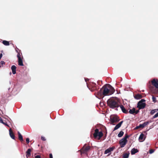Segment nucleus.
Masks as SVG:
<instances>
[{
    "label": "nucleus",
    "instance_id": "obj_27",
    "mask_svg": "<svg viewBox=\"0 0 158 158\" xmlns=\"http://www.w3.org/2000/svg\"><path fill=\"white\" fill-rule=\"evenodd\" d=\"M129 137V136L127 134L125 135V136L123 138L126 140H127V139Z\"/></svg>",
    "mask_w": 158,
    "mask_h": 158
},
{
    "label": "nucleus",
    "instance_id": "obj_43",
    "mask_svg": "<svg viewBox=\"0 0 158 158\" xmlns=\"http://www.w3.org/2000/svg\"><path fill=\"white\" fill-rule=\"evenodd\" d=\"M85 81H86V79H85Z\"/></svg>",
    "mask_w": 158,
    "mask_h": 158
},
{
    "label": "nucleus",
    "instance_id": "obj_4",
    "mask_svg": "<svg viewBox=\"0 0 158 158\" xmlns=\"http://www.w3.org/2000/svg\"><path fill=\"white\" fill-rule=\"evenodd\" d=\"M145 101V100L144 99H141L138 103L137 107L139 109H144L146 105V103L144 102Z\"/></svg>",
    "mask_w": 158,
    "mask_h": 158
},
{
    "label": "nucleus",
    "instance_id": "obj_16",
    "mask_svg": "<svg viewBox=\"0 0 158 158\" xmlns=\"http://www.w3.org/2000/svg\"><path fill=\"white\" fill-rule=\"evenodd\" d=\"M31 149H28L26 152V156L27 158L29 157L31 155Z\"/></svg>",
    "mask_w": 158,
    "mask_h": 158
},
{
    "label": "nucleus",
    "instance_id": "obj_40",
    "mask_svg": "<svg viewBox=\"0 0 158 158\" xmlns=\"http://www.w3.org/2000/svg\"><path fill=\"white\" fill-rule=\"evenodd\" d=\"M139 128H140V127H139V126H138L136 127H135V129H138Z\"/></svg>",
    "mask_w": 158,
    "mask_h": 158
},
{
    "label": "nucleus",
    "instance_id": "obj_29",
    "mask_svg": "<svg viewBox=\"0 0 158 158\" xmlns=\"http://www.w3.org/2000/svg\"><path fill=\"white\" fill-rule=\"evenodd\" d=\"M158 117V112L153 116V117H152V119L155 118H156L157 117Z\"/></svg>",
    "mask_w": 158,
    "mask_h": 158
},
{
    "label": "nucleus",
    "instance_id": "obj_32",
    "mask_svg": "<svg viewBox=\"0 0 158 158\" xmlns=\"http://www.w3.org/2000/svg\"><path fill=\"white\" fill-rule=\"evenodd\" d=\"M154 151L153 150L151 149H150V150H149V153H150V154H152V153H153V152Z\"/></svg>",
    "mask_w": 158,
    "mask_h": 158
},
{
    "label": "nucleus",
    "instance_id": "obj_3",
    "mask_svg": "<svg viewBox=\"0 0 158 158\" xmlns=\"http://www.w3.org/2000/svg\"><path fill=\"white\" fill-rule=\"evenodd\" d=\"M87 85L89 89L92 92L98 89V87L96 85L95 83L94 82H92L89 85Z\"/></svg>",
    "mask_w": 158,
    "mask_h": 158
},
{
    "label": "nucleus",
    "instance_id": "obj_2",
    "mask_svg": "<svg viewBox=\"0 0 158 158\" xmlns=\"http://www.w3.org/2000/svg\"><path fill=\"white\" fill-rule=\"evenodd\" d=\"M108 106L110 108L118 110L117 108L119 107L120 104L119 100L117 98H110L107 101Z\"/></svg>",
    "mask_w": 158,
    "mask_h": 158
},
{
    "label": "nucleus",
    "instance_id": "obj_33",
    "mask_svg": "<svg viewBox=\"0 0 158 158\" xmlns=\"http://www.w3.org/2000/svg\"><path fill=\"white\" fill-rule=\"evenodd\" d=\"M26 141L27 143H29V139L28 138H27L26 139Z\"/></svg>",
    "mask_w": 158,
    "mask_h": 158
},
{
    "label": "nucleus",
    "instance_id": "obj_31",
    "mask_svg": "<svg viewBox=\"0 0 158 158\" xmlns=\"http://www.w3.org/2000/svg\"><path fill=\"white\" fill-rule=\"evenodd\" d=\"M41 139L43 141H45L46 140L45 138L44 137L42 136L41 137Z\"/></svg>",
    "mask_w": 158,
    "mask_h": 158
},
{
    "label": "nucleus",
    "instance_id": "obj_41",
    "mask_svg": "<svg viewBox=\"0 0 158 158\" xmlns=\"http://www.w3.org/2000/svg\"><path fill=\"white\" fill-rule=\"evenodd\" d=\"M2 53H0V59H1V58L2 57Z\"/></svg>",
    "mask_w": 158,
    "mask_h": 158
},
{
    "label": "nucleus",
    "instance_id": "obj_8",
    "mask_svg": "<svg viewBox=\"0 0 158 158\" xmlns=\"http://www.w3.org/2000/svg\"><path fill=\"white\" fill-rule=\"evenodd\" d=\"M90 148V147L89 146H84L80 150L81 154L86 153L89 150Z\"/></svg>",
    "mask_w": 158,
    "mask_h": 158
},
{
    "label": "nucleus",
    "instance_id": "obj_20",
    "mask_svg": "<svg viewBox=\"0 0 158 158\" xmlns=\"http://www.w3.org/2000/svg\"><path fill=\"white\" fill-rule=\"evenodd\" d=\"M18 137L19 139L21 141H23V137L21 134L18 131Z\"/></svg>",
    "mask_w": 158,
    "mask_h": 158
},
{
    "label": "nucleus",
    "instance_id": "obj_24",
    "mask_svg": "<svg viewBox=\"0 0 158 158\" xmlns=\"http://www.w3.org/2000/svg\"><path fill=\"white\" fill-rule=\"evenodd\" d=\"M124 134V132L123 131H120L118 135V136L119 137H122Z\"/></svg>",
    "mask_w": 158,
    "mask_h": 158
},
{
    "label": "nucleus",
    "instance_id": "obj_12",
    "mask_svg": "<svg viewBox=\"0 0 158 158\" xmlns=\"http://www.w3.org/2000/svg\"><path fill=\"white\" fill-rule=\"evenodd\" d=\"M121 109L122 112L125 114H127L128 113V110L125 109L124 106L122 105H120L119 106Z\"/></svg>",
    "mask_w": 158,
    "mask_h": 158
},
{
    "label": "nucleus",
    "instance_id": "obj_37",
    "mask_svg": "<svg viewBox=\"0 0 158 158\" xmlns=\"http://www.w3.org/2000/svg\"><path fill=\"white\" fill-rule=\"evenodd\" d=\"M35 158H41V157L40 155H37L35 156Z\"/></svg>",
    "mask_w": 158,
    "mask_h": 158
},
{
    "label": "nucleus",
    "instance_id": "obj_7",
    "mask_svg": "<svg viewBox=\"0 0 158 158\" xmlns=\"http://www.w3.org/2000/svg\"><path fill=\"white\" fill-rule=\"evenodd\" d=\"M17 57L18 59V64L19 66H23V63L22 59L23 56H22V53L20 54V53L18 52L17 55Z\"/></svg>",
    "mask_w": 158,
    "mask_h": 158
},
{
    "label": "nucleus",
    "instance_id": "obj_19",
    "mask_svg": "<svg viewBox=\"0 0 158 158\" xmlns=\"http://www.w3.org/2000/svg\"><path fill=\"white\" fill-rule=\"evenodd\" d=\"M144 135V134L143 133H141L140 135L139 138V140L140 142H143L144 140V139H143Z\"/></svg>",
    "mask_w": 158,
    "mask_h": 158
},
{
    "label": "nucleus",
    "instance_id": "obj_14",
    "mask_svg": "<svg viewBox=\"0 0 158 158\" xmlns=\"http://www.w3.org/2000/svg\"><path fill=\"white\" fill-rule=\"evenodd\" d=\"M9 134L10 137L13 139H15V136L11 130V128H10L9 130Z\"/></svg>",
    "mask_w": 158,
    "mask_h": 158
},
{
    "label": "nucleus",
    "instance_id": "obj_18",
    "mask_svg": "<svg viewBox=\"0 0 158 158\" xmlns=\"http://www.w3.org/2000/svg\"><path fill=\"white\" fill-rule=\"evenodd\" d=\"M138 152L139 151L137 149L133 148L132 149L131 151V155H134Z\"/></svg>",
    "mask_w": 158,
    "mask_h": 158
},
{
    "label": "nucleus",
    "instance_id": "obj_28",
    "mask_svg": "<svg viewBox=\"0 0 158 158\" xmlns=\"http://www.w3.org/2000/svg\"><path fill=\"white\" fill-rule=\"evenodd\" d=\"M1 123H2V124H3L5 125L6 126H7L8 127H9V126L7 124V123H6L4 122H3V120L1 121Z\"/></svg>",
    "mask_w": 158,
    "mask_h": 158
},
{
    "label": "nucleus",
    "instance_id": "obj_6",
    "mask_svg": "<svg viewBox=\"0 0 158 158\" xmlns=\"http://www.w3.org/2000/svg\"><path fill=\"white\" fill-rule=\"evenodd\" d=\"M120 119L119 117L116 116H111L110 117V121L111 123L113 125H115L114 123L118 122Z\"/></svg>",
    "mask_w": 158,
    "mask_h": 158
},
{
    "label": "nucleus",
    "instance_id": "obj_22",
    "mask_svg": "<svg viewBox=\"0 0 158 158\" xmlns=\"http://www.w3.org/2000/svg\"><path fill=\"white\" fill-rule=\"evenodd\" d=\"M129 154H130L129 153H125L123 154V158H128L129 156Z\"/></svg>",
    "mask_w": 158,
    "mask_h": 158
},
{
    "label": "nucleus",
    "instance_id": "obj_13",
    "mask_svg": "<svg viewBox=\"0 0 158 158\" xmlns=\"http://www.w3.org/2000/svg\"><path fill=\"white\" fill-rule=\"evenodd\" d=\"M123 123V121H121L118 124H117L116 126H115V127H114L113 131H114L119 128L121 126Z\"/></svg>",
    "mask_w": 158,
    "mask_h": 158
},
{
    "label": "nucleus",
    "instance_id": "obj_9",
    "mask_svg": "<svg viewBox=\"0 0 158 158\" xmlns=\"http://www.w3.org/2000/svg\"><path fill=\"white\" fill-rule=\"evenodd\" d=\"M127 140H126L123 139H122L120 140L119 141L120 147L121 148L124 147L127 144Z\"/></svg>",
    "mask_w": 158,
    "mask_h": 158
},
{
    "label": "nucleus",
    "instance_id": "obj_34",
    "mask_svg": "<svg viewBox=\"0 0 158 158\" xmlns=\"http://www.w3.org/2000/svg\"><path fill=\"white\" fill-rule=\"evenodd\" d=\"M140 109H139L138 110H135V114H137L139 111V110Z\"/></svg>",
    "mask_w": 158,
    "mask_h": 158
},
{
    "label": "nucleus",
    "instance_id": "obj_17",
    "mask_svg": "<svg viewBox=\"0 0 158 158\" xmlns=\"http://www.w3.org/2000/svg\"><path fill=\"white\" fill-rule=\"evenodd\" d=\"M134 98L136 99H139L142 98V96L141 94H137L134 96Z\"/></svg>",
    "mask_w": 158,
    "mask_h": 158
},
{
    "label": "nucleus",
    "instance_id": "obj_39",
    "mask_svg": "<svg viewBox=\"0 0 158 158\" xmlns=\"http://www.w3.org/2000/svg\"><path fill=\"white\" fill-rule=\"evenodd\" d=\"M149 88H150V90L151 91L153 92L152 89H153V88L151 86H150L149 87Z\"/></svg>",
    "mask_w": 158,
    "mask_h": 158
},
{
    "label": "nucleus",
    "instance_id": "obj_30",
    "mask_svg": "<svg viewBox=\"0 0 158 158\" xmlns=\"http://www.w3.org/2000/svg\"><path fill=\"white\" fill-rule=\"evenodd\" d=\"M155 113V111L153 110H152L150 112V114L151 115H152Z\"/></svg>",
    "mask_w": 158,
    "mask_h": 158
},
{
    "label": "nucleus",
    "instance_id": "obj_5",
    "mask_svg": "<svg viewBox=\"0 0 158 158\" xmlns=\"http://www.w3.org/2000/svg\"><path fill=\"white\" fill-rule=\"evenodd\" d=\"M93 135L94 138H96L98 136L99 139H100L103 136V134L102 131L99 132L98 129L96 128L95 130V132Z\"/></svg>",
    "mask_w": 158,
    "mask_h": 158
},
{
    "label": "nucleus",
    "instance_id": "obj_44",
    "mask_svg": "<svg viewBox=\"0 0 158 158\" xmlns=\"http://www.w3.org/2000/svg\"><path fill=\"white\" fill-rule=\"evenodd\" d=\"M158 110V109H157Z\"/></svg>",
    "mask_w": 158,
    "mask_h": 158
},
{
    "label": "nucleus",
    "instance_id": "obj_38",
    "mask_svg": "<svg viewBox=\"0 0 158 158\" xmlns=\"http://www.w3.org/2000/svg\"><path fill=\"white\" fill-rule=\"evenodd\" d=\"M49 158H53L52 155V153L49 154Z\"/></svg>",
    "mask_w": 158,
    "mask_h": 158
},
{
    "label": "nucleus",
    "instance_id": "obj_1",
    "mask_svg": "<svg viewBox=\"0 0 158 158\" xmlns=\"http://www.w3.org/2000/svg\"><path fill=\"white\" fill-rule=\"evenodd\" d=\"M115 89L110 84H107L104 85L97 93V95L99 98H102L104 96L110 95L113 94Z\"/></svg>",
    "mask_w": 158,
    "mask_h": 158
},
{
    "label": "nucleus",
    "instance_id": "obj_21",
    "mask_svg": "<svg viewBox=\"0 0 158 158\" xmlns=\"http://www.w3.org/2000/svg\"><path fill=\"white\" fill-rule=\"evenodd\" d=\"M135 108H133L132 109H130L129 110V112L132 114H135Z\"/></svg>",
    "mask_w": 158,
    "mask_h": 158
},
{
    "label": "nucleus",
    "instance_id": "obj_26",
    "mask_svg": "<svg viewBox=\"0 0 158 158\" xmlns=\"http://www.w3.org/2000/svg\"><path fill=\"white\" fill-rule=\"evenodd\" d=\"M152 101L154 102H157L156 98L154 96H152Z\"/></svg>",
    "mask_w": 158,
    "mask_h": 158
},
{
    "label": "nucleus",
    "instance_id": "obj_36",
    "mask_svg": "<svg viewBox=\"0 0 158 158\" xmlns=\"http://www.w3.org/2000/svg\"><path fill=\"white\" fill-rule=\"evenodd\" d=\"M139 127L140 128H143L144 127L143 124H140L139 125Z\"/></svg>",
    "mask_w": 158,
    "mask_h": 158
},
{
    "label": "nucleus",
    "instance_id": "obj_15",
    "mask_svg": "<svg viewBox=\"0 0 158 158\" xmlns=\"http://www.w3.org/2000/svg\"><path fill=\"white\" fill-rule=\"evenodd\" d=\"M16 67L14 65H12L11 67L12 73L13 74H15L16 73Z\"/></svg>",
    "mask_w": 158,
    "mask_h": 158
},
{
    "label": "nucleus",
    "instance_id": "obj_23",
    "mask_svg": "<svg viewBox=\"0 0 158 158\" xmlns=\"http://www.w3.org/2000/svg\"><path fill=\"white\" fill-rule=\"evenodd\" d=\"M2 43L6 46H8L10 45L9 41L6 40H3L2 41Z\"/></svg>",
    "mask_w": 158,
    "mask_h": 158
},
{
    "label": "nucleus",
    "instance_id": "obj_42",
    "mask_svg": "<svg viewBox=\"0 0 158 158\" xmlns=\"http://www.w3.org/2000/svg\"><path fill=\"white\" fill-rule=\"evenodd\" d=\"M154 110L155 113V112H156L157 111H158L157 109H154V110Z\"/></svg>",
    "mask_w": 158,
    "mask_h": 158
},
{
    "label": "nucleus",
    "instance_id": "obj_35",
    "mask_svg": "<svg viewBox=\"0 0 158 158\" xmlns=\"http://www.w3.org/2000/svg\"><path fill=\"white\" fill-rule=\"evenodd\" d=\"M1 65H2V66H3V64H5V62H4V61H1Z\"/></svg>",
    "mask_w": 158,
    "mask_h": 158
},
{
    "label": "nucleus",
    "instance_id": "obj_25",
    "mask_svg": "<svg viewBox=\"0 0 158 158\" xmlns=\"http://www.w3.org/2000/svg\"><path fill=\"white\" fill-rule=\"evenodd\" d=\"M150 123L151 122V121H150V122H149V121H147V122H144L143 124V127H144L146 126H147V125H148L149 123Z\"/></svg>",
    "mask_w": 158,
    "mask_h": 158
},
{
    "label": "nucleus",
    "instance_id": "obj_11",
    "mask_svg": "<svg viewBox=\"0 0 158 158\" xmlns=\"http://www.w3.org/2000/svg\"><path fill=\"white\" fill-rule=\"evenodd\" d=\"M152 85L156 88L158 89V80L157 79H154L151 81Z\"/></svg>",
    "mask_w": 158,
    "mask_h": 158
},
{
    "label": "nucleus",
    "instance_id": "obj_10",
    "mask_svg": "<svg viewBox=\"0 0 158 158\" xmlns=\"http://www.w3.org/2000/svg\"><path fill=\"white\" fill-rule=\"evenodd\" d=\"M114 148L115 147H114L109 148L105 151L104 154H107L109 153L108 156H109L111 154V152L113 151Z\"/></svg>",
    "mask_w": 158,
    "mask_h": 158
}]
</instances>
